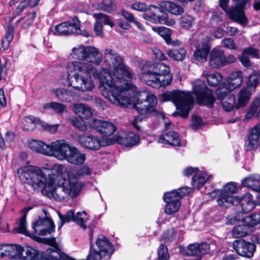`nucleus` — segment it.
Segmentation results:
<instances>
[{
  "instance_id": "1",
  "label": "nucleus",
  "mask_w": 260,
  "mask_h": 260,
  "mask_svg": "<svg viewBox=\"0 0 260 260\" xmlns=\"http://www.w3.org/2000/svg\"><path fill=\"white\" fill-rule=\"evenodd\" d=\"M72 57L76 60L69 62L67 69L68 73H73L70 77V85L81 91H90L94 87L91 76L100 80L99 88L102 94L110 102L114 104L125 105L128 99L126 98L122 100L118 99L114 90H118L119 85L113 83L111 74L106 69L102 71L93 67L92 64L99 65L103 57L98 49L94 46L78 45L72 49Z\"/></svg>"
},
{
  "instance_id": "2",
  "label": "nucleus",
  "mask_w": 260,
  "mask_h": 260,
  "mask_svg": "<svg viewBox=\"0 0 260 260\" xmlns=\"http://www.w3.org/2000/svg\"><path fill=\"white\" fill-rule=\"evenodd\" d=\"M17 174L21 181L30 185L36 191L42 190V193L50 198L61 201H67L69 197H74L79 190L77 184L69 180H63L55 187V178L47 174L45 168L32 166L20 168Z\"/></svg>"
},
{
  "instance_id": "3",
  "label": "nucleus",
  "mask_w": 260,
  "mask_h": 260,
  "mask_svg": "<svg viewBox=\"0 0 260 260\" xmlns=\"http://www.w3.org/2000/svg\"><path fill=\"white\" fill-rule=\"evenodd\" d=\"M104 59L106 66L109 70L107 71L111 74L113 83L118 84V90L115 89L117 98L120 100L127 98L128 101L125 105L117 104L120 106H128L131 105L130 96L136 90V87L127 80L133 77V74L129 68L124 64L123 57L116 50L111 48H107L104 51ZM102 68L99 72L102 71ZM106 70V69H105Z\"/></svg>"
},
{
  "instance_id": "4",
  "label": "nucleus",
  "mask_w": 260,
  "mask_h": 260,
  "mask_svg": "<svg viewBox=\"0 0 260 260\" xmlns=\"http://www.w3.org/2000/svg\"><path fill=\"white\" fill-rule=\"evenodd\" d=\"M140 79L147 85L158 88L170 85L173 76L166 64L146 62L142 68Z\"/></svg>"
},
{
  "instance_id": "5",
  "label": "nucleus",
  "mask_w": 260,
  "mask_h": 260,
  "mask_svg": "<svg viewBox=\"0 0 260 260\" xmlns=\"http://www.w3.org/2000/svg\"><path fill=\"white\" fill-rule=\"evenodd\" d=\"M137 96L138 101L133 107L140 113L141 116L136 117L132 123L137 130L140 131V126L138 123L141 121L145 116L156 112L157 100L154 94L147 90L139 91Z\"/></svg>"
},
{
  "instance_id": "6",
  "label": "nucleus",
  "mask_w": 260,
  "mask_h": 260,
  "mask_svg": "<svg viewBox=\"0 0 260 260\" xmlns=\"http://www.w3.org/2000/svg\"><path fill=\"white\" fill-rule=\"evenodd\" d=\"M162 100L164 102L172 101L178 110V113L181 117L185 118L191 108L193 98L189 92L174 90L172 92L163 93Z\"/></svg>"
},
{
  "instance_id": "7",
  "label": "nucleus",
  "mask_w": 260,
  "mask_h": 260,
  "mask_svg": "<svg viewBox=\"0 0 260 260\" xmlns=\"http://www.w3.org/2000/svg\"><path fill=\"white\" fill-rule=\"evenodd\" d=\"M192 90L199 105L208 107L213 106L215 98L212 91L207 87L204 81L200 80L194 81L192 83Z\"/></svg>"
},
{
  "instance_id": "8",
  "label": "nucleus",
  "mask_w": 260,
  "mask_h": 260,
  "mask_svg": "<svg viewBox=\"0 0 260 260\" xmlns=\"http://www.w3.org/2000/svg\"><path fill=\"white\" fill-rule=\"evenodd\" d=\"M80 144L84 148L92 151L98 150L101 147H105L114 144L112 138L103 137L100 139L92 135H82L79 137Z\"/></svg>"
},
{
  "instance_id": "9",
  "label": "nucleus",
  "mask_w": 260,
  "mask_h": 260,
  "mask_svg": "<svg viewBox=\"0 0 260 260\" xmlns=\"http://www.w3.org/2000/svg\"><path fill=\"white\" fill-rule=\"evenodd\" d=\"M251 0H228L226 8L232 11L238 17L237 19L232 18L230 15L225 12L231 19L239 22L241 24L248 23V20L244 12V7Z\"/></svg>"
},
{
  "instance_id": "10",
  "label": "nucleus",
  "mask_w": 260,
  "mask_h": 260,
  "mask_svg": "<svg viewBox=\"0 0 260 260\" xmlns=\"http://www.w3.org/2000/svg\"><path fill=\"white\" fill-rule=\"evenodd\" d=\"M72 146H71L65 140H60L51 143L49 146V156H53L58 159L64 160Z\"/></svg>"
},
{
  "instance_id": "11",
  "label": "nucleus",
  "mask_w": 260,
  "mask_h": 260,
  "mask_svg": "<svg viewBox=\"0 0 260 260\" xmlns=\"http://www.w3.org/2000/svg\"><path fill=\"white\" fill-rule=\"evenodd\" d=\"M66 168L62 165H54L52 169H49L45 168V171H46L47 174H49V176L50 177L55 178V186L56 187L59 183H61L63 180H69L73 183L76 184L78 185L79 188V190L76 195L74 197H69V199L70 198H74L77 196H78L81 189V186L80 183L76 181H72L71 179H70L68 177V179L63 178L61 176L65 173L66 171Z\"/></svg>"
},
{
  "instance_id": "12",
  "label": "nucleus",
  "mask_w": 260,
  "mask_h": 260,
  "mask_svg": "<svg viewBox=\"0 0 260 260\" xmlns=\"http://www.w3.org/2000/svg\"><path fill=\"white\" fill-rule=\"evenodd\" d=\"M79 25L78 18L74 17L72 22L66 21L57 25L55 33L59 36L76 35L79 32Z\"/></svg>"
},
{
  "instance_id": "13",
  "label": "nucleus",
  "mask_w": 260,
  "mask_h": 260,
  "mask_svg": "<svg viewBox=\"0 0 260 260\" xmlns=\"http://www.w3.org/2000/svg\"><path fill=\"white\" fill-rule=\"evenodd\" d=\"M233 247L239 255L248 258L253 256L256 248L254 243L243 239L234 241L233 243Z\"/></svg>"
},
{
  "instance_id": "14",
  "label": "nucleus",
  "mask_w": 260,
  "mask_h": 260,
  "mask_svg": "<svg viewBox=\"0 0 260 260\" xmlns=\"http://www.w3.org/2000/svg\"><path fill=\"white\" fill-rule=\"evenodd\" d=\"M210 49L207 37H200L196 45V50L193 52L194 59L201 62L207 61Z\"/></svg>"
},
{
  "instance_id": "15",
  "label": "nucleus",
  "mask_w": 260,
  "mask_h": 260,
  "mask_svg": "<svg viewBox=\"0 0 260 260\" xmlns=\"http://www.w3.org/2000/svg\"><path fill=\"white\" fill-rule=\"evenodd\" d=\"M210 249V245L206 243H194L189 244L186 248H180L181 253L185 256L202 257Z\"/></svg>"
},
{
  "instance_id": "16",
  "label": "nucleus",
  "mask_w": 260,
  "mask_h": 260,
  "mask_svg": "<svg viewBox=\"0 0 260 260\" xmlns=\"http://www.w3.org/2000/svg\"><path fill=\"white\" fill-rule=\"evenodd\" d=\"M90 125L104 138L111 136L116 130V126L113 123L100 119H93Z\"/></svg>"
},
{
  "instance_id": "17",
  "label": "nucleus",
  "mask_w": 260,
  "mask_h": 260,
  "mask_svg": "<svg viewBox=\"0 0 260 260\" xmlns=\"http://www.w3.org/2000/svg\"><path fill=\"white\" fill-rule=\"evenodd\" d=\"M35 232L41 236L50 234L54 231L55 224L53 220L46 217L40 219L32 225Z\"/></svg>"
},
{
  "instance_id": "18",
  "label": "nucleus",
  "mask_w": 260,
  "mask_h": 260,
  "mask_svg": "<svg viewBox=\"0 0 260 260\" xmlns=\"http://www.w3.org/2000/svg\"><path fill=\"white\" fill-rule=\"evenodd\" d=\"M166 203L165 212L168 215L173 214L177 212L180 207L181 202L178 196L170 192L164 194L163 198Z\"/></svg>"
},
{
  "instance_id": "19",
  "label": "nucleus",
  "mask_w": 260,
  "mask_h": 260,
  "mask_svg": "<svg viewBox=\"0 0 260 260\" xmlns=\"http://www.w3.org/2000/svg\"><path fill=\"white\" fill-rule=\"evenodd\" d=\"M243 73L240 70L233 71L228 76L225 83V87L229 91H233L239 88L243 83Z\"/></svg>"
},
{
  "instance_id": "20",
  "label": "nucleus",
  "mask_w": 260,
  "mask_h": 260,
  "mask_svg": "<svg viewBox=\"0 0 260 260\" xmlns=\"http://www.w3.org/2000/svg\"><path fill=\"white\" fill-rule=\"evenodd\" d=\"M259 136L260 123H258L251 128L247 136L245 142L247 151L255 150L257 148Z\"/></svg>"
},
{
  "instance_id": "21",
  "label": "nucleus",
  "mask_w": 260,
  "mask_h": 260,
  "mask_svg": "<svg viewBox=\"0 0 260 260\" xmlns=\"http://www.w3.org/2000/svg\"><path fill=\"white\" fill-rule=\"evenodd\" d=\"M224 52L223 51L214 48L211 50L209 55V66L214 69L223 66Z\"/></svg>"
},
{
  "instance_id": "22",
  "label": "nucleus",
  "mask_w": 260,
  "mask_h": 260,
  "mask_svg": "<svg viewBox=\"0 0 260 260\" xmlns=\"http://www.w3.org/2000/svg\"><path fill=\"white\" fill-rule=\"evenodd\" d=\"M112 140L114 141V143L116 142L126 147L133 146L138 144L140 141L139 136L132 133L127 134L124 137L115 136Z\"/></svg>"
},
{
  "instance_id": "23",
  "label": "nucleus",
  "mask_w": 260,
  "mask_h": 260,
  "mask_svg": "<svg viewBox=\"0 0 260 260\" xmlns=\"http://www.w3.org/2000/svg\"><path fill=\"white\" fill-rule=\"evenodd\" d=\"M237 203L240 204L244 213L251 211L255 206L252 196L249 193H246L241 197H236L235 203Z\"/></svg>"
},
{
  "instance_id": "24",
  "label": "nucleus",
  "mask_w": 260,
  "mask_h": 260,
  "mask_svg": "<svg viewBox=\"0 0 260 260\" xmlns=\"http://www.w3.org/2000/svg\"><path fill=\"white\" fill-rule=\"evenodd\" d=\"M158 142L174 146H180L179 135L174 131H169L161 135L158 139Z\"/></svg>"
},
{
  "instance_id": "25",
  "label": "nucleus",
  "mask_w": 260,
  "mask_h": 260,
  "mask_svg": "<svg viewBox=\"0 0 260 260\" xmlns=\"http://www.w3.org/2000/svg\"><path fill=\"white\" fill-rule=\"evenodd\" d=\"M85 154L81 152L75 147L72 146L67 158L65 159L70 164L80 165L85 160Z\"/></svg>"
},
{
  "instance_id": "26",
  "label": "nucleus",
  "mask_w": 260,
  "mask_h": 260,
  "mask_svg": "<svg viewBox=\"0 0 260 260\" xmlns=\"http://www.w3.org/2000/svg\"><path fill=\"white\" fill-rule=\"evenodd\" d=\"M253 92V89H250L248 87H244L241 89L237 94L238 101L235 107L239 109L245 106L248 103Z\"/></svg>"
},
{
  "instance_id": "27",
  "label": "nucleus",
  "mask_w": 260,
  "mask_h": 260,
  "mask_svg": "<svg viewBox=\"0 0 260 260\" xmlns=\"http://www.w3.org/2000/svg\"><path fill=\"white\" fill-rule=\"evenodd\" d=\"M31 209V207H26L22 209L21 211V217L18 220L13 229V231L15 233H20L27 235V231L26 229L27 223L26 217L28 212Z\"/></svg>"
},
{
  "instance_id": "28",
  "label": "nucleus",
  "mask_w": 260,
  "mask_h": 260,
  "mask_svg": "<svg viewBox=\"0 0 260 260\" xmlns=\"http://www.w3.org/2000/svg\"><path fill=\"white\" fill-rule=\"evenodd\" d=\"M4 257L9 256L10 258L20 257L22 255L23 248L17 244L3 243Z\"/></svg>"
},
{
  "instance_id": "29",
  "label": "nucleus",
  "mask_w": 260,
  "mask_h": 260,
  "mask_svg": "<svg viewBox=\"0 0 260 260\" xmlns=\"http://www.w3.org/2000/svg\"><path fill=\"white\" fill-rule=\"evenodd\" d=\"M56 98L62 102H71L74 99V92L65 88H55L51 90Z\"/></svg>"
},
{
  "instance_id": "30",
  "label": "nucleus",
  "mask_w": 260,
  "mask_h": 260,
  "mask_svg": "<svg viewBox=\"0 0 260 260\" xmlns=\"http://www.w3.org/2000/svg\"><path fill=\"white\" fill-rule=\"evenodd\" d=\"M242 184L243 186L248 187L254 191L260 192V176H249L243 180Z\"/></svg>"
},
{
  "instance_id": "31",
  "label": "nucleus",
  "mask_w": 260,
  "mask_h": 260,
  "mask_svg": "<svg viewBox=\"0 0 260 260\" xmlns=\"http://www.w3.org/2000/svg\"><path fill=\"white\" fill-rule=\"evenodd\" d=\"M215 191L218 197L217 202L219 206L229 207L235 204L236 197L228 195L219 190H216Z\"/></svg>"
},
{
  "instance_id": "32",
  "label": "nucleus",
  "mask_w": 260,
  "mask_h": 260,
  "mask_svg": "<svg viewBox=\"0 0 260 260\" xmlns=\"http://www.w3.org/2000/svg\"><path fill=\"white\" fill-rule=\"evenodd\" d=\"M92 173V169L87 165H84L75 171L70 170L68 172V176L70 179H78L84 176H90Z\"/></svg>"
},
{
  "instance_id": "33",
  "label": "nucleus",
  "mask_w": 260,
  "mask_h": 260,
  "mask_svg": "<svg viewBox=\"0 0 260 260\" xmlns=\"http://www.w3.org/2000/svg\"><path fill=\"white\" fill-rule=\"evenodd\" d=\"M50 145H47L41 141L32 140L29 143V148L36 152L48 155Z\"/></svg>"
},
{
  "instance_id": "34",
  "label": "nucleus",
  "mask_w": 260,
  "mask_h": 260,
  "mask_svg": "<svg viewBox=\"0 0 260 260\" xmlns=\"http://www.w3.org/2000/svg\"><path fill=\"white\" fill-rule=\"evenodd\" d=\"M73 108L75 113L82 118L88 119L92 116L91 109L87 105L83 104H75L73 105Z\"/></svg>"
},
{
  "instance_id": "35",
  "label": "nucleus",
  "mask_w": 260,
  "mask_h": 260,
  "mask_svg": "<svg viewBox=\"0 0 260 260\" xmlns=\"http://www.w3.org/2000/svg\"><path fill=\"white\" fill-rule=\"evenodd\" d=\"M160 7L170 13L178 15L183 12V8L179 5L169 1H162L160 3Z\"/></svg>"
},
{
  "instance_id": "36",
  "label": "nucleus",
  "mask_w": 260,
  "mask_h": 260,
  "mask_svg": "<svg viewBox=\"0 0 260 260\" xmlns=\"http://www.w3.org/2000/svg\"><path fill=\"white\" fill-rule=\"evenodd\" d=\"M196 23V20L192 16L185 14L181 16L179 19V25L180 27L185 29L189 30L192 28Z\"/></svg>"
},
{
  "instance_id": "37",
  "label": "nucleus",
  "mask_w": 260,
  "mask_h": 260,
  "mask_svg": "<svg viewBox=\"0 0 260 260\" xmlns=\"http://www.w3.org/2000/svg\"><path fill=\"white\" fill-rule=\"evenodd\" d=\"M210 177V175L205 172L195 174L192 177V185L194 188L199 189L205 184Z\"/></svg>"
},
{
  "instance_id": "38",
  "label": "nucleus",
  "mask_w": 260,
  "mask_h": 260,
  "mask_svg": "<svg viewBox=\"0 0 260 260\" xmlns=\"http://www.w3.org/2000/svg\"><path fill=\"white\" fill-rule=\"evenodd\" d=\"M43 109L44 110L52 109L58 114H62L67 111L66 105L56 102H51L44 104Z\"/></svg>"
},
{
  "instance_id": "39",
  "label": "nucleus",
  "mask_w": 260,
  "mask_h": 260,
  "mask_svg": "<svg viewBox=\"0 0 260 260\" xmlns=\"http://www.w3.org/2000/svg\"><path fill=\"white\" fill-rule=\"evenodd\" d=\"M23 128L25 131H32L40 124L39 119L32 116L25 117L23 120Z\"/></svg>"
},
{
  "instance_id": "40",
  "label": "nucleus",
  "mask_w": 260,
  "mask_h": 260,
  "mask_svg": "<svg viewBox=\"0 0 260 260\" xmlns=\"http://www.w3.org/2000/svg\"><path fill=\"white\" fill-rule=\"evenodd\" d=\"M167 54L174 60L182 61L185 57L186 51L182 48L178 49H170L167 51Z\"/></svg>"
},
{
  "instance_id": "41",
  "label": "nucleus",
  "mask_w": 260,
  "mask_h": 260,
  "mask_svg": "<svg viewBox=\"0 0 260 260\" xmlns=\"http://www.w3.org/2000/svg\"><path fill=\"white\" fill-rule=\"evenodd\" d=\"M152 29L154 31L157 32L165 40L167 44H171V30L169 28L164 26L153 27Z\"/></svg>"
},
{
  "instance_id": "42",
  "label": "nucleus",
  "mask_w": 260,
  "mask_h": 260,
  "mask_svg": "<svg viewBox=\"0 0 260 260\" xmlns=\"http://www.w3.org/2000/svg\"><path fill=\"white\" fill-rule=\"evenodd\" d=\"M220 101L223 109L226 111L233 110L236 105V99L233 94H229L227 98Z\"/></svg>"
},
{
  "instance_id": "43",
  "label": "nucleus",
  "mask_w": 260,
  "mask_h": 260,
  "mask_svg": "<svg viewBox=\"0 0 260 260\" xmlns=\"http://www.w3.org/2000/svg\"><path fill=\"white\" fill-rule=\"evenodd\" d=\"M260 117V103L259 102H254L250 107L249 111L247 113L245 118L249 119L252 118Z\"/></svg>"
},
{
  "instance_id": "44",
  "label": "nucleus",
  "mask_w": 260,
  "mask_h": 260,
  "mask_svg": "<svg viewBox=\"0 0 260 260\" xmlns=\"http://www.w3.org/2000/svg\"><path fill=\"white\" fill-rule=\"evenodd\" d=\"M244 221L248 228L260 223V211L246 216L244 218Z\"/></svg>"
},
{
  "instance_id": "45",
  "label": "nucleus",
  "mask_w": 260,
  "mask_h": 260,
  "mask_svg": "<svg viewBox=\"0 0 260 260\" xmlns=\"http://www.w3.org/2000/svg\"><path fill=\"white\" fill-rule=\"evenodd\" d=\"M38 251L31 247L23 248L22 255L24 260H37Z\"/></svg>"
},
{
  "instance_id": "46",
  "label": "nucleus",
  "mask_w": 260,
  "mask_h": 260,
  "mask_svg": "<svg viewBox=\"0 0 260 260\" xmlns=\"http://www.w3.org/2000/svg\"><path fill=\"white\" fill-rule=\"evenodd\" d=\"M248 228L246 224H242L235 226L232 231V235L234 238H241L245 236L248 232Z\"/></svg>"
},
{
  "instance_id": "47",
  "label": "nucleus",
  "mask_w": 260,
  "mask_h": 260,
  "mask_svg": "<svg viewBox=\"0 0 260 260\" xmlns=\"http://www.w3.org/2000/svg\"><path fill=\"white\" fill-rule=\"evenodd\" d=\"M36 12H32L30 13H28L26 16H25L24 17H21L20 18H19L16 21V24L17 25L20 22H21L22 20H23L22 26L24 28H27L32 24L35 18H36Z\"/></svg>"
},
{
  "instance_id": "48",
  "label": "nucleus",
  "mask_w": 260,
  "mask_h": 260,
  "mask_svg": "<svg viewBox=\"0 0 260 260\" xmlns=\"http://www.w3.org/2000/svg\"><path fill=\"white\" fill-rule=\"evenodd\" d=\"M208 84L212 86H216L219 84L222 79V75L219 72H215L206 76Z\"/></svg>"
},
{
  "instance_id": "49",
  "label": "nucleus",
  "mask_w": 260,
  "mask_h": 260,
  "mask_svg": "<svg viewBox=\"0 0 260 260\" xmlns=\"http://www.w3.org/2000/svg\"><path fill=\"white\" fill-rule=\"evenodd\" d=\"M40 0H24L21 1L16 10V12L19 15L27 7H34L37 6Z\"/></svg>"
},
{
  "instance_id": "50",
  "label": "nucleus",
  "mask_w": 260,
  "mask_h": 260,
  "mask_svg": "<svg viewBox=\"0 0 260 260\" xmlns=\"http://www.w3.org/2000/svg\"><path fill=\"white\" fill-rule=\"evenodd\" d=\"M14 37V29L12 27L9 26L7 30L6 35L2 41V46L4 50L8 49L10 42Z\"/></svg>"
},
{
  "instance_id": "51",
  "label": "nucleus",
  "mask_w": 260,
  "mask_h": 260,
  "mask_svg": "<svg viewBox=\"0 0 260 260\" xmlns=\"http://www.w3.org/2000/svg\"><path fill=\"white\" fill-rule=\"evenodd\" d=\"M154 23L165 24L168 26H173L175 24V21L168 17V15L164 13L161 16H158L154 21Z\"/></svg>"
},
{
  "instance_id": "52",
  "label": "nucleus",
  "mask_w": 260,
  "mask_h": 260,
  "mask_svg": "<svg viewBox=\"0 0 260 260\" xmlns=\"http://www.w3.org/2000/svg\"><path fill=\"white\" fill-rule=\"evenodd\" d=\"M87 219L86 213L85 211L79 212L76 215L74 214V221L83 229H86L85 222Z\"/></svg>"
},
{
  "instance_id": "53",
  "label": "nucleus",
  "mask_w": 260,
  "mask_h": 260,
  "mask_svg": "<svg viewBox=\"0 0 260 260\" xmlns=\"http://www.w3.org/2000/svg\"><path fill=\"white\" fill-rule=\"evenodd\" d=\"M58 214L60 220V222L58 225L59 229H60L65 223L74 221V213L72 210L68 211L65 215H63L60 213H58Z\"/></svg>"
},
{
  "instance_id": "54",
  "label": "nucleus",
  "mask_w": 260,
  "mask_h": 260,
  "mask_svg": "<svg viewBox=\"0 0 260 260\" xmlns=\"http://www.w3.org/2000/svg\"><path fill=\"white\" fill-rule=\"evenodd\" d=\"M99 8L102 10L109 13L115 10L116 5L112 0H103L102 2L99 4Z\"/></svg>"
},
{
  "instance_id": "55",
  "label": "nucleus",
  "mask_w": 260,
  "mask_h": 260,
  "mask_svg": "<svg viewBox=\"0 0 260 260\" xmlns=\"http://www.w3.org/2000/svg\"><path fill=\"white\" fill-rule=\"evenodd\" d=\"M151 7L155 9L158 11H160L159 8L156 6L151 5L149 7V9H150ZM131 8L134 10L141 12H144L148 9V7L147 6V5L145 3L141 2H135L132 5Z\"/></svg>"
},
{
  "instance_id": "56",
  "label": "nucleus",
  "mask_w": 260,
  "mask_h": 260,
  "mask_svg": "<svg viewBox=\"0 0 260 260\" xmlns=\"http://www.w3.org/2000/svg\"><path fill=\"white\" fill-rule=\"evenodd\" d=\"M68 121L70 122L72 125L79 128L82 132H86L87 130V126L85 125L84 122L77 118H70L68 119Z\"/></svg>"
},
{
  "instance_id": "57",
  "label": "nucleus",
  "mask_w": 260,
  "mask_h": 260,
  "mask_svg": "<svg viewBox=\"0 0 260 260\" xmlns=\"http://www.w3.org/2000/svg\"><path fill=\"white\" fill-rule=\"evenodd\" d=\"M94 17L100 22H103L106 25H109L111 27L114 26V23L110 19L109 17L101 13H95L93 14Z\"/></svg>"
},
{
  "instance_id": "58",
  "label": "nucleus",
  "mask_w": 260,
  "mask_h": 260,
  "mask_svg": "<svg viewBox=\"0 0 260 260\" xmlns=\"http://www.w3.org/2000/svg\"><path fill=\"white\" fill-rule=\"evenodd\" d=\"M158 260H169L170 255L167 247L161 244L157 250Z\"/></svg>"
},
{
  "instance_id": "59",
  "label": "nucleus",
  "mask_w": 260,
  "mask_h": 260,
  "mask_svg": "<svg viewBox=\"0 0 260 260\" xmlns=\"http://www.w3.org/2000/svg\"><path fill=\"white\" fill-rule=\"evenodd\" d=\"M232 91H229L225 87V83L220 86L216 91V93L218 99L221 100L227 98L229 95V93Z\"/></svg>"
},
{
  "instance_id": "60",
  "label": "nucleus",
  "mask_w": 260,
  "mask_h": 260,
  "mask_svg": "<svg viewBox=\"0 0 260 260\" xmlns=\"http://www.w3.org/2000/svg\"><path fill=\"white\" fill-rule=\"evenodd\" d=\"M258 83V76L255 73H253L249 76L246 87H248L250 89H253L254 91V88Z\"/></svg>"
},
{
  "instance_id": "61",
  "label": "nucleus",
  "mask_w": 260,
  "mask_h": 260,
  "mask_svg": "<svg viewBox=\"0 0 260 260\" xmlns=\"http://www.w3.org/2000/svg\"><path fill=\"white\" fill-rule=\"evenodd\" d=\"M237 189V187L235 183L230 182L227 183L222 189L219 190L228 195L233 196V194L236 192Z\"/></svg>"
},
{
  "instance_id": "62",
  "label": "nucleus",
  "mask_w": 260,
  "mask_h": 260,
  "mask_svg": "<svg viewBox=\"0 0 260 260\" xmlns=\"http://www.w3.org/2000/svg\"><path fill=\"white\" fill-rule=\"evenodd\" d=\"M191 190V188L183 187L170 191V192L173 193L176 196H178L180 200L183 197L189 194Z\"/></svg>"
},
{
  "instance_id": "63",
  "label": "nucleus",
  "mask_w": 260,
  "mask_h": 260,
  "mask_svg": "<svg viewBox=\"0 0 260 260\" xmlns=\"http://www.w3.org/2000/svg\"><path fill=\"white\" fill-rule=\"evenodd\" d=\"M162 238L165 243H169L175 240V233L173 229L169 230L165 232L162 235Z\"/></svg>"
},
{
  "instance_id": "64",
  "label": "nucleus",
  "mask_w": 260,
  "mask_h": 260,
  "mask_svg": "<svg viewBox=\"0 0 260 260\" xmlns=\"http://www.w3.org/2000/svg\"><path fill=\"white\" fill-rule=\"evenodd\" d=\"M59 125L58 124H49L46 123H43L41 124V129L50 133H55L57 132Z\"/></svg>"
}]
</instances>
